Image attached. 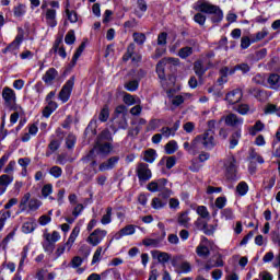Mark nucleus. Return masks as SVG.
I'll use <instances>...</instances> for the list:
<instances>
[{"instance_id":"nucleus-1","label":"nucleus","mask_w":280,"mask_h":280,"mask_svg":"<svg viewBox=\"0 0 280 280\" xmlns=\"http://www.w3.org/2000/svg\"><path fill=\"white\" fill-rule=\"evenodd\" d=\"M40 8L47 25L49 27H56V25H58V21L56 20V10H60V2H58V0H43Z\"/></svg>"},{"instance_id":"nucleus-2","label":"nucleus","mask_w":280,"mask_h":280,"mask_svg":"<svg viewBox=\"0 0 280 280\" xmlns=\"http://www.w3.org/2000/svg\"><path fill=\"white\" fill-rule=\"evenodd\" d=\"M195 10H197V12H203L205 14H212V23H220V21L224 19V13L220 10V7L209 3L207 0L197 1Z\"/></svg>"},{"instance_id":"nucleus-3","label":"nucleus","mask_w":280,"mask_h":280,"mask_svg":"<svg viewBox=\"0 0 280 280\" xmlns=\"http://www.w3.org/2000/svg\"><path fill=\"white\" fill-rule=\"evenodd\" d=\"M198 145L200 150V145L206 148V150H213L215 145H218V141L215 140V135L212 130H207L202 135H199L195 138L192 141V148H196Z\"/></svg>"},{"instance_id":"nucleus-4","label":"nucleus","mask_w":280,"mask_h":280,"mask_svg":"<svg viewBox=\"0 0 280 280\" xmlns=\"http://www.w3.org/2000/svg\"><path fill=\"white\" fill-rule=\"evenodd\" d=\"M79 235H80V225H75L73 228L72 232L70 233L68 241L65 244L58 245V247L55 252L57 259H58V257H62V255H65V250H67V253H69L71 250V248H73V244H75V240H78Z\"/></svg>"},{"instance_id":"nucleus-5","label":"nucleus","mask_w":280,"mask_h":280,"mask_svg":"<svg viewBox=\"0 0 280 280\" xmlns=\"http://www.w3.org/2000/svg\"><path fill=\"white\" fill-rule=\"evenodd\" d=\"M225 176L229 180H237V160L230 155L224 161Z\"/></svg>"},{"instance_id":"nucleus-6","label":"nucleus","mask_w":280,"mask_h":280,"mask_svg":"<svg viewBox=\"0 0 280 280\" xmlns=\"http://www.w3.org/2000/svg\"><path fill=\"white\" fill-rule=\"evenodd\" d=\"M179 60L176 58H164L156 65V73L163 84L165 82V67H177Z\"/></svg>"},{"instance_id":"nucleus-7","label":"nucleus","mask_w":280,"mask_h":280,"mask_svg":"<svg viewBox=\"0 0 280 280\" xmlns=\"http://www.w3.org/2000/svg\"><path fill=\"white\" fill-rule=\"evenodd\" d=\"M106 235H108L106 230L96 229L90 233V235L86 237V242L90 244V246H100V244L104 242Z\"/></svg>"},{"instance_id":"nucleus-8","label":"nucleus","mask_w":280,"mask_h":280,"mask_svg":"<svg viewBox=\"0 0 280 280\" xmlns=\"http://www.w3.org/2000/svg\"><path fill=\"white\" fill-rule=\"evenodd\" d=\"M68 201L72 209V211H71L72 218H80V214L85 209L84 203H80V201L78 200V195H75V194H70L68 196Z\"/></svg>"},{"instance_id":"nucleus-9","label":"nucleus","mask_w":280,"mask_h":280,"mask_svg":"<svg viewBox=\"0 0 280 280\" xmlns=\"http://www.w3.org/2000/svg\"><path fill=\"white\" fill-rule=\"evenodd\" d=\"M212 246H213V244L211 243V241H209V238H207L205 236L201 237V241L196 248V253H197L198 257H202L203 259H207V257H209V255H211Z\"/></svg>"},{"instance_id":"nucleus-10","label":"nucleus","mask_w":280,"mask_h":280,"mask_svg":"<svg viewBox=\"0 0 280 280\" xmlns=\"http://www.w3.org/2000/svg\"><path fill=\"white\" fill-rule=\"evenodd\" d=\"M74 84H75V79L70 78L65 83L61 91L59 92V100L62 101L63 104H67V102H69V98L71 97V92L73 91Z\"/></svg>"},{"instance_id":"nucleus-11","label":"nucleus","mask_w":280,"mask_h":280,"mask_svg":"<svg viewBox=\"0 0 280 280\" xmlns=\"http://www.w3.org/2000/svg\"><path fill=\"white\" fill-rule=\"evenodd\" d=\"M136 172L140 183H148L152 178V171L145 163L138 164Z\"/></svg>"},{"instance_id":"nucleus-12","label":"nucleus","mask_w":280,"mask_h":280,"mask_svg":"<svg viewBox=\"0 0 280 280\" xmlns=\"http://www.w3.org/2000/svg\"><path fill=\"white\" fill-rule=\"evenodd\" d=\"M110 152H113L110 142L102 143V141H98L88 156L91 159L93 154H110Z\"/></svg>"},{"instance_id":"nucleus-13","label":"nucleus","mask_w":280,"mask_h":280,"mask_svg":"<svg viewBox=\"0 0 280 280\" xmlns=\"http://www.w3.org/2000/svg\"><path fill=\"white\" fill-rule=\"evenodd\" d=\"M221 121H225V126H230L231 128H237L244 124V118L237 117L235 114H229L221 118Z\"/></svg>"},{"instance_id":"nucleus-14","label":"nucleus","mask_w":280,"mask_h":280,"mask_svg":"<svg viewBox=\"0 0 280 280\" xmlns=\"http://www.w3.org/2000/svg\"><path fill=\"white\" fill-rule=\"evenodd\" d=\"M166 186H167V180L165 178H160L149 183L147 186V189L152 194H156V191H163V189H165Z\"/></svg>"},{"instance_id":"nucleus-15","label":"nucleus","mask_w":280,"mask_h":280,"mask_svg":"<svg viewBox=\"0 0 280 280\" xmlns=\"http://www.w3.org/2000/svg\"><path fill=\"white\" fill-rule=\"evenodd\" d=\"M135 233H137V226L129 224L116 232L113 236V240L119 241L128 235H135Z\"/></svg>"},{"instance_id":"nucleus-16","label":"nucleus","mask_w":280,"mask_h":280,"mask_svg":"<svg viewBox=\"0 0 280 280\" xmlns=\"http://www.w3.org/2000/svg\"><path fill=\"white\" fill-rule=\"evenodd\" d=\"M2 98L7 106H13L16 103V93L10 88H4L2 90Z\"/></svg>"},{"instance_id":"nucleus-17","label":"nucleus","mask_w":280,"mask_h":280,"mask_svg":"<svg viewBox=\"0 0 280 280\" xmlns=\"http://www.w3.org/2000/svg\"><path fill=\"white\" fill-rule=\"evenodd\" d=\"M243 96L244 94L242 93V89L236 88L226 94L225 100L230 104H237V102L242 101Z\"/></svg>"},{"instance_id":"nucleus-18","label":"nucleus","mask_w":280,"mask_h":280,"mask_svg":"<svg viewBox=\"0 0 280 280\" xmlns=\"http://www.w3.org/2000/svg\"><path fill=\"white\" fill-rule=\"evenodd\" d=\"M23 28H19V33L15 36V39L7 47L8 51H18L21 48V44L23 43Z\"/></svg>"},{"instance_id":"nucleus-19","label":"nucleus","mask_w":280,"mask_h":280,"mask_svg":"<svg viewBox=\"0 0 280 280\" xmlns=\"http://www.w3.org/2000/svg\"><path fill=\"white\" fill-rule=\"evenodd\" d=\"M58 78V70L55 68H49L45 74L43 75L42 80L45 82V84H48L51 86L54 84V81Z\"/></svg>"},{"instance_id":"nucleus-20","label":"nucleus","mask_w":280,"mask_h":280,"mask_svg":"<svg viewBox=\"0 0 280 280\" xmlns=\"http://www.w3.org/2000/svg\"><path fill=\"white\" fill-rule=\"evenodd\" d=\"M131 58L132 62H141V56L135 55V44H130L127 48V52L124 55L122 60L128 62V59Z\"/></svg>"},{"instance_id":"nucleus-21","label":"nucleus","mask_w":280,"mask_h":280,"mask_svg":"<svg viewBox=\"0 0 280 280\" xmlns=\"http://www.w3.org/2000/svg\"><path fill=\"white\" fill-rule=\"evenodd\" d=\"M119 163V158L118 156H113L108 159L106 162H103L100 166L98 170L100 172H108V170H113L115 165Z\"/></svg>"},{"instance_id":"nucleus-22","label":"nucleus","mask_w":280,"mask_h":280,"mask_svg":"<svg viewBox=\"0 0 280 280\" xmlns=\"http://www.w3.org/2000/svg\"><path fill=\"white\" fill-rule=\"evenodd\" d=\"M34 231H36V220L30 218L23 223L22 233H25L27 235L30 233H34Z\"/></svg>"},{"instance_id":"nucleus-23","label":"nucleus","mask_w":280,"mask_h":280,"mask_svg":"<svg viewBox=\"0 0 280 280\" xmlns=\"http://www.w3.org/2000/svg\"><path fill=\"white\" fill-rule=\"evenodd\" d=\"M151 255L153 259H158L160 264H167L170 261V254L161 250H152Z\"/></svg>"},{"instance_id":"nucleus-24","label":"nucleus","mask_w":280,"mask_h":280,"mask_svg":"<svg viewBox=\"0 0 280 280\" xmlns=\"http://www.w3.org/2000/svg\"><path fill=\"white\" fill-rule=\"evenodd\" d=\"M177 222L180 226H184L185 229H189V222H191V218H189V212H180L177 215Z\"/></svg>"},{"instance_id":"nucleus-25","label":"nucleus","mask_w":280,"mask_h":280,"mask_svg":"<svg viewBox=\"0 0 280 280\" xmlns=\"http://www.w3.org/2000/svg\"><path fill=\"white\" fill-rule=\"evenodd\" d=\"M31 198H32V195L30 192H26L22 197V199H21V201L19 203V211H18V213H25V211H27V207L30 205Z\"/></svg>"},{"instance_id":"nucleus-26","label":"nucleus","mask_w":280,"mask_h":280,"mask_svg":"<svg viewBox=\"0 0 280 280\" xmlns=\"http://www.w3.org/2000/svg\"><path fill=\"white\" fill-rule=\"evenodd\" d=\"M106 250L107 248L104 249V247L98 246L93 254L91 265L95 266V264H100L102 261V256L104 255V253H106Z\"/></svg>"},{"instance_id":"nucleus-27","label":"nucleus","mask_w":280,"mask_h":280,"mask_svg":"<svg viewBox=\"0 0 280 280\" xmlns=\"http://www.w3.org/2000/svg\"><path fill=\"white\" fill-rule=\"evenodd\" d=\"M265 128H266V125H264L261 120H257L254 126L248 128V132L252 137H255L257 132L264 131Z\"/></svg>"},{"instance_id":"nucleus-28","label":"nucleus","mask_w":280,"mask_h":280,"mask_svg":"<svg viewBox=\"0 0 280 280\" xmlns=\"http://www.w3.org/2000/svg\"><path fill=\"white\" fill-rule=\"evenodd\" d=\"M137 9L136 14L139 19H141V16L148 12V3L145 0H137Z\"/></svg>"},{"instance_id":"nucleus-29","label":"nucleus","mask_w":280,"mask_h":280,"mask_svg":"<svg viewBox=\"0 0 280 280\" xmlns=\"http://www.w3.org/2000/svg\"><path fill=\"white\" fill-rule=\"evenodd\" d=\"M248 184L246 182H240L236 185V190L235 194L236 196H240V198L246 196V194H248Z\"/></svg>"},{"instance_id":"nucleus-30","label":"nucleus","mask_w":280,"mask_h":280,"mask_svg":"<svg viewBox=\"0 0 280 280\" xmlns=\"http://www.w3.org/2000/svg\"><path fill=\"white\" fill-rule=\"evenodd\" d=\"M220 78L218 79V83L220 85L226 84L229 82V75H231V69L229 67H224L220 70Z\"/></svg>"},{"instance_id":"nucleus-31","label":"nucleus","mask_w":280,"mask_h":280,"mask_svg":"<svg viewBox=\"0 0 280 280\" xmlns=\"http://www.w3.org/2000/svg\"><path fill=\"white\" fill-rule=\"evenodd\" d=\"M167 206V200L162 199L160 196L155 197L151 201V207L152 209H163L164 207Z\"/></svg>"},{"instance_id":"nucleus-32","label":"nucleus","mask_w":280,"mask_h":280,"mask_svg":"<svg viewBox=\"0 0 280 280\" xmlns=\"http://www.w3.org/2000/svg\"><path fill=\"white\" fill-rule=\"evenodd\" d=\"M267 82L271 89H279L280 75L277 73H272L268 77Z\"/></svg>"},{"instance_id":"nucleus-33","label":"nucleus","mask_w":280,"mask_h":280,"mask_svg":"<svg viewBox=\"0 0 280 280\" xmlns=\"http://www.w3.org/2000/svg\"><path fill=\"white\" fill-rule=\"evenodd\" d=\"M60 232L54 231L52 233H44V240L50 242L51 244H56V242H60Z\"/></svg>"},{"instance_id":"nucleus-34","label":"nucleus","mask_w":280,"mask_h":280,"mask_svg":"<svg viewBox=\"0 0 280 280\" xmlns=\"http://www.w3.org/2000/svg\"><path fill=\"white\" fill-rule=\"evenodd\" d=\"M240 139H242V130L241 129L235 131L230 138L231 150H234V148H237V143H240Z\"/></svg>"},{"instance_id":"nucleus-35","label":"nucleus","mask_w":280,"mask_h":280,"mask_svg":"<svg viewBox=\"0 0 280 280\" xmlns=\"http://www.w3.org/2000/svg\"><path fill=\"white\" fill-rule=\"evenodd\" d=\"M114 126L118 129L126 130V128H128V120H126V116L115 117Z\"/></svg>"},{"instance_id":"nucleus-36","label":"nucleus","mask_w":280,"mask_h":280,"mask_svg":"<svg viewBox=\"0 0 280 280\" xmlns=\"http://www.w3.org/2000/svg\"><path fill=\"white\" fill-rule=\"evenodd\" d=\"M156 150L154 149H148L147 151H144V161L147 163H154V161H156Z\"/></svg>"},{"instance_id":"nucleus-37","label":"nucleus","mask_w":280,"mask_h":280,"mask_svg":"<svg viewBox=\"0 0 280 280\" xmlns=\"http://www.w3.org/2000/svg\"><path fill=\"white\" fill-rule=\"evenodd\" d=\"M26 12H27V7L25 4H19L13 9V14L16 19H21V16H25Z\"/></svg>"},{"instance_id":"nucleus-38","label":"nucleus","mask_w":280,"mask_h":280,"mask_svg":"<svg viewBox=\"0 0 280 280\" xmlns=\"http://www.w3.org/2000/svg\"><path fill=\"white\" fill-rule=\"evenodd\" d=\"M40 207H43V201H40L39 199L32 198L28 201V206H27L28 211H38Z\"/></svg>"},{"instance_id":"nucleus-39","label":"nucleus","mask_w":280,"mask_h":280,"mask_svg":"<svg viewBox=\"0 0 280 280\" xmlns=\"http://www.w3.org/2000/svg\"><path fill=\"white\" fill-rule=\"evenodd\" d=\"M113 222V208H107L106 213L101 219V224L106 226V224H110Z\"/></svg>"},{"instance_id":"nucleus-40","label":"nucleus","mask_w":280,"mask_h":280,"mask_svg":"<svg viewBox=\"0 0 280 280\" xmlns=\"http://www.w3.org/2000/svg\"><path fill=\"white\" fill-rule=\"evenodd\" d=\"M235 71H242V73H248V71H250V66H248L247 63L236 65L234 68L230 69V75H233Z\"/></svg>"},{"instance_id":"nucleus-41","label":"nucleus","mask_w":280,"mask_h":280,"mask_svg":"<svg viewBox=\"0 0 280 280\" xmlns=\"http://www.w3.org/2000/svg\"><path fill=\"white\" fill-rule=\"evenodd\" d=\"M178 150V142L176 140H171L165 144L166 154H174Z\"/></svg>"},{"instance_id":"nucleus-42","label":"nucleus","mask_w":280,"mask_h":280,"mask_svg":"<svg viewBox=\"0 0 280 280\" xmlns=\"http://www.w3.org/2000/svg\"><path fill=\"white\" fill-rule=\"evenodd\" d=\"M194 71L198 78H202L207 72V68L202 66V61H196L194 66Z\"/></svg>"},{"instance_id":"nucleus-43","label":"nucleus","mask_w":280,"mask_h":280,"mask_svg":"<svg viewBox=\"0 0 280 280\" xmlns=\"http://www.w3.org/2000/svg\"><path fill=\"white\" fill-rule=\"evenodd\" d=\"M191 54H194V48L189 47V46L183 47L178 51V56L183 60H185L186 58H189V56H191Z\"/></svg>"},{"instance_id":"nucleus-44","label":"nucleus","mask_w":280,"mask_h":280,"mask_svg":"<svg viewBox=\"0 0 280 280\" xmlns=\"http://www.w3.org/2000/svg\"><path fill=\"white\" fill-rule=\"evenodd\" d=\"M142 244L144 246H150L151 248H159V246H161V241L159 238H144Z\"/></svg>"},{"instance_id":"nucleus-45","label":"nucleus","mask_w":280,"mask_h":280,"mask_svg":"<svg viewBox=\"0 0 280 280\" xmlns=\"http://www.w3.org/2000/svg\"><path fill=\"white\" fill-rule=\"evenodd\" d=\"M86 49V44L82 43L72 57V66L75 67L78 59L82 56V52Z\"/></svg>"},{"instance_id":"nucleus-46","label":"nucleus","mask_w":280,"mask_h":280,"mask_svg":"<svg viewBox=\"0 0 280 280\" xmlns=\"http://www.w3.org/2000/svg\"><path fill=\"white\" fill-rule=\"evenodd\" d=\"M221 218L222 220H233L235 218V212H233V209L225 208L221 211Z\"/></svg>"},{"instance_id":"nucleus-47","label":"nucleus","mask_w":280,"mask_h":280,"mask_svg":"<svg viewBox=\"0 0 280 280\" xmlns=\"http://www.w3.org/2000/svg\"><path fill=\"white\" fill-rule=\"evenodd\" d=\"M54 194V186L51 184H46L42 188L43 198H49Z\"/></svg>"},{"instance_id":"nucleus-48","label":"nucleus","mask_w":280,"mask_h":280,"mask_svg":"<svg viewBox=\"0 0 280 280\" xmlns=\"http://www.w3.org/2000/svg\"><path fill=\"white\" fill-rule=\"evenodd\" d=\"M108 117H110V112L108 110V106L105 105L98 114V119L104 122L108 121Z\"/></svg>"},{"instance_id":"nucleus-49","label":"nucleus","mask_w":280,"mask_h":280,"mask_svg":"<svg viewBox=\"0 0 280 280\" xmlns=\"http://www.w3.org/2000/svg\"><path fill=\"white\" fill-rule=\"evenodd\" d=\"M125 89L127 91H130L131 93H133V91H137V89H139V81L138 80L128 81L125 84Z\"/></svg>"},{"instance_id":"nucleus-50","label":"nucleus","mask_w":280,"mask_h":280,"mask_svg":"<svg viewBox=\"0 0 280 280\" xmlns=\"http://www.w3.org/2000/svg\"><path fill=\"white\" fill-rule=\"evenodd\" d=\"M124 102L125 104H127V106H132L135 104H140L141 101L139 98H137V101L135 100V96H132L131 94H126L124 96Z\"/></svg>"},{"instance_id":"nucleus-51","label":"nucleus","mask_w":280,"mask_h":280,"mask_svg":"<svg viewBox=\"0 0 280 280\" xmlns=\"http://www.w3.org/2000/svg\"><path fill=\"white\" fill-rule=\"evenodd\" d=\"M275 277L272 276V273H270L269 271H260L258 273V278H255L254 280H273Z\"/></svg>"},{"instance_id":"nucleus-52","label":"nucleus","mask_w":280,"mask_h":280,"mask_svg":"<svg viewBox=\"0 0 280 280\" xmlns=\"http://www.w3.org/2000/svg\"><path fill=\"white\" fill-rule=\"evenodd\" d=\"M49 174L54 178H60V176H62V168L60 166H52L49 170Z\"/></svg>"},{"instance_id":"nucleus-53","label":"nucleus","mask_w":280,"mask_h":280,"mask_svg":"<svg viewBox=\"0 0 280 280\" xmlns=\"http://www.w3.org/2000/svg\"><path fill=\"white\" fill-rule=\"evenodd\" d=\"M197 213L198 215H200V218H203V220H207L209 218V210L205 206H198Z\"/></svg>"},{"instance_id":"nucleus-54","label":"nucleus","mask_w":280,"mask_h":280,"mask_svg":"<svg viewBox=\"0 0 280 280\" xmlns=\"http://www.w3.org/2000/svg\"><path fill=\"white\" fill-rule=\"evenodd\" d=\"M178 271L183 272L184 275H187V272H191V264L187 262V261H183L179 266H178Z\"/></svg>"},{"instance_id":"nucleus-55","label":"nucleus","mask_w":280,"mask_h":280,"mask_svg":"<svg viewBox=\"0 0 280 280\" xmlns=\"http://www.w3.org/2000/svg\"><path fill=\"white\" fill-rule=\"evenodd\" d=\"M66 45H73L75 43V32L69 31L65 37Z\"/></svg>"},{"instance_id":"nucleus-56","label":"nucleus","mask_w":280,"mask_h":280,"mask_svg":"<svg viewBox=\"0 0 280 280\" xmlns=\"http://www.w3.org/2000/svg\"><path fill=\"white\" fill-rule=\"evenodd\" d=\"M14 180L13 176L10 175H1L0 176V185H3L4 187H9V185Z\"/></svg>"},{"instance_id":"nucleus-57","label":"nucleus","mask_w":280,"mask_h":280,"mask_svg":"<svg viewBox=\"0 0 280 280\" xmlns=\"http://www.w3.org/2000/svg\"><path fill=\"white\" fill-rule=\"evenodd\" d=\"M158 45L159 47H165L167 45V33H160L158 36Z\"/></svg>"},{"instance_id":"nucleus-58","label":"nucleus","mask_w":280,"mask_h":280,"mask_svg":"<svg viewBox=\"0 0 280 280\" xmlns=\"http://www.w3.org/2000/svg\"><path fill=\"white\" fill-rule=\"evenodd\" d=\"M112 139L113 135L108 129L103 130L98 137V141H110Z\"/></svg>"},{"instance_id":"nucleus-59","label":"nucleus","mask_w":280,"mask_h":280,"mask_svg":"<svg viewBox=\"0 0 280 280\" xmlns=\"http://www.w3.org/2000/svg\"><path fill=\"white\" fill-rule=\"evenodd\" d=\"M133 40L137 43V45H143V43H145V34L133 33Z\"/></svg>"},{"instance_id":"nucleus-60","label":"nucleus","mask_w":280,"mask_h":280,"mask_svg":"<svg viewBox=\"0 0 280 280\" xmlns=\"http://www.w3.org/2000/svg\"><path fill=\"white\" fill-rule=\"evenodd\" d=\"M162 137L165 139H170V137H175L176 133H174L173 129L170 127H163L161 129Z\"/></svg>"},{"instance_id":"nucleus-61","label":"nucleus","mask_w":280,"mask_h":280,"mask_svg":"<svg viewBox=\"0 0 280 280\" xmlns=\"http://www.w3.org/2000/svg\"><path fill=\"white\" fill-rule=\"evenodd\" d=\"M236 113L240 115H248V112L250 110V107L246 104H241L235 108Z\"/></svg>"},{"instance_id":"nucleus-62","label":"nucleus","mask_w":280,"mask_h":280,"mask_svg":"<svg viewBox=\"0 0 280 280\" xmlns=\"http://www.w3.org/2000/svg\"><path fill=\"white\" fill-rule=\"evenodd\" d=\"M214 205L217 209H224L226 207V197H218Z\"/></svg>"},{"instance_id":"nucleus-63","label":"nucleus","mask_w":280,"mask_h":280,"mask_svg":"<svg viewBox=\"0 0 280 280\" xmlns=\"http://www.w3.org/2000/svg\"><path fill=\"white\" fill-rule=\"evenodd\" d=\"M50 222H51V217L47 214H43L38 218V224L40 226H47V224H49Z\"/></svg>"},{"instance_id":"nucleus-64","label":"nucleus","mask_w":280,"mask_h":280,"mask_svg":"<svg viewBox=\"0 0 280 280\" xmlns=\"http://www.w3.org/2000/svg\"><path fill=\"white\" fill-rule=\"evenodd\" d=\"M161 192L159 194V197L162 199V200H166L167 202V198H170L172 196V189H168V188H165L164 186V189L163 190H160Z\"/></svg>"}]
</instances>
